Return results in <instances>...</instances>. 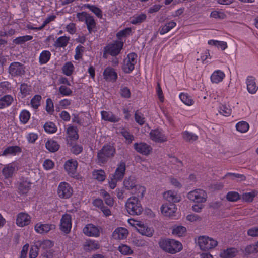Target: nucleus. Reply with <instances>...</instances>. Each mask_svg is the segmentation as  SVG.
I'll use <instances>...</instances> for the list:
<instances>
[{
  "mask_svg": "<svg viewBox=\"0 0 258 258\" xmlns=\"http://www.w3.org/2000/svg\"><path fill=\"white\" fill-rule=\"evenodd\" d=\"M187 198L195 204L192 206V210L197 213L202 211L204 207V203L206 201V192L201 189H196L189 191L187 195Z\"/></svg>",
  "mask_w": 258,
  "mask_h": 258,
  "instance_id": "nucleus-1",
  "label": "nucleus"
},
{
  "mask_svg": "<svg viewBox=\"0 0 258 258\" xmlns=\"http://www.w3.org/2000/svg\"><path fill=\"white\" fill-rule=\"evenodd\" d=\"M158 244L162 250L171 254L179 253L183 249L182 243L173 239H161L159 240Z\"/></svg>",
  "mask_w": 258,
  "mask_h": 258,
  "instance_id": "nucleus-2",
  "label": "nucleus"
},
{
  "mask_svg": "<svg viewBox=\"0 0 258 258\" xmlns=\"http://www.w3.org/2000/svg\"><path fill=\"white\" fill-rule=\"evenodd\" d=\"M129 225L134 228L142 235L148 237H152L154 233V230L152 227H149L147 224L142 221L130 218L127 221Z\"/></svg>",
  "mask_w": 258,
  "mask_h": 258,
  "instance_id": "nucleus-3",
  "label": "nucleus"
},
{
  "mask_svg": "<svg viewBox=\"0 0 258 258\" xmlns=\"http://www.w3.org/2000/svg\"><path fill=\"white\" fill-rule=\"evenodd\" d=\"M126 169L125 163L120 162L117 166L115 172L113 174L109 176L108 184L109 187L113 189L117 185V182L121 181L124 177Z\"/></svg>",
  "mask_w": 258,
  "mask_h": 258,
  "instance_id": "nucleus-4",
  "label": "nucleus"
},
{
  "mask_svg": "<svg viewBox=\"0 0 258 258\" xmlns=\"http://www.w3.org/2000/svg\"><path fill=\"white\" fill-rule=\"evenodd\" d=\"M125 209L131 215H140L143 209L139 199L135 196L128 198L125 203Z\"/></svg>",
  "mask_w": 258,
  "mask_h": 258,
  "instance_id": "nucleus-5",
  "label": "nucleus"
},
{
  "mask_svg": "<svg viewBox=\"0 0 258 258\" xmlns=\"http://www.w3.org/2000/svg\"><path fill=\"white\" fill-rule=\"evenodd\" d=\"M196 243L201 250L205 251L214 249L218 245L216 239L205 235L198 237Z\"/></svg>",
  "mask_w": 258,
  "mask_h": 258,
  "instance_id": "nucleus-6",
  "label": "nucleus"
},
{
  "mask_svg": "<svg viewBox=\"0 0 258 258\" xmlns=\"http://www.w3.org/2000/svg\"><path fill=\"white\" fill-rule=\"evenodd\" d=\"M73 189L71 185L65 181L60 182L57 188V195L60 199H69L73 195Z\"/></svg>",
  "mask_w": 258,
  "mask_h": 258,
  "instance_id": "nucleus-7",
  "label": "nucleus"
},
{
  "mask_svg": "<svg viewBox=\"0 0 258 258\" xmlns=\"http://www.w3.org/2000/svg\"><path fill=\"white\" fill-rule=\"evenodd\" d=\"M177 207L172 203H164L160 207L161 214L165 217L172 219L176 216Z\"/></svg>",
  "mask_w": 258,
  "mask_h": 258,
  "instance_id": "nucleus-8",
  "label": "nucleus"
},
{
  "mask_svg": "<svg viewBox=\"0 0 258 258\" xmlns=\"http://www.w3.org/2000/svg\"><path fill=\"white\" fill-rule=\"evenodd\" d=\"M115 148L111 145H106L103 146L102 149L98 154L99 160L103 162L107 158L113 156L115 153Z\"/></svg>",
  "mask_w": 258,
  "mask_h": 258,
  "instance_id": "nucleus-9",
  "label": "nucleus"
},
{
  "mask_svg": "<svg viewBox=\"0 0 258 258\" xmlns=\"http://www.w3.org/2000/svg\"><path fill=\"white\" fill-rule=\"evenodd\" d=\"M137 55L135 53H131L124 59L122 69L125 73H129L134 70L137 62Z\"/></svg>",
  "mask_w": 258,
  "mask_h": 258,
  "instance_id": "nucleus-10",
  "label": "nucleus"
},
{
  "mask_svg": "<svg viewBox=\"0 0 258 258\" xmlns=\"http://www.w3.org/2000/svg\"><path fill=\"white\" fill-rule=\"evenodd\" d=\"M55 225L53 224L38 222L35 225L34 230L38 234L44 235L55 229Z\"/></svg>",
  "mask_w": 258,
  "mask_h": 258,
  "instance_id": "nucleus-11",
  "label": "nucleus"
},
{
  "mask_svg": "<svg viewBox=\"0 0 258 258\" xmlns=\"http://www.w3.org/2000/svg\"><path fill=\"white\" fill-rule=\"evenodd\" d=\"M31 222V217L28 213L21 212L17 214L16 224L19 227H24L29 225Z\"/></svg>",
  "mask_w": 258,
  "mask_h": 258,
  "instance_id": "nucleus-12",
  "label": "nucleus"
},
{
  "mask_svg": "<svg viewBox=\"0 0 258 258\" xmlns=\"http://www.w3.org/2000/svg\"><path fill=\"white\" fill-rule=\"evenodd\" d=\"M174 173L177 175L180 180L174 177H171L169 179V182L173 186L177 188H181L182 187V182H184V177L186 175L185 173L182 172L180 169L175 171Z\"/></svg>",
  "mask_w": 258,
  "mask_h": 258,
  "instance_id": "nucleus-13",
  "label": "nucleus"
},
{
  "mask_svg": "<svg viewBox=\"0 0 258 258\" xmlns=\"http://www.w3.org/2000/svg\"><path fill=\"white\" fill-rule=\"evenodd\" d=\"M83 232L86 236L98 237L100 236L101 228L92 224H88L84 227Z\"/></svg>",
  "mask_w": 258,
  "mask_h": 258,
  "instance_id": "nucleus-14",
  "label": "nucleus"
},
{
  "mask_svg": "<svg viewBox=\"0 0 258 258\" xmlns=\"http://www.w3.org/2000/svg\"><path fill=\"white\" fill-rule=\"evenodd\" d=\"M60 229L64 233H69L72 228V218L69 214H66L62 216L60 222Z\"/></svg>",
  "mask_w": 258,
  "mask_h": 258,
  "instance_id": "nucleus-15",
  "label": "nucleus"
},
{
  "mask_svg": "<svg viewBox=\"0 0 258 258\" xmlns=\"http://www.w3.org/2000/svg\"><path fill=\"white\" fill-rule=\"evenodd\" d=\"M164 200L171 203H178L181 200L180 196L174 190H167L162 193Z\"/></svg>",
  "mask_w": 258,
  "mask_h": 258,
  "instance_id": "nucleus-16",
  "label": "nucleus"
},
{
  "mask_svg": "<svg viewBox=\"0 0 258 258\" xmlns=\"http://www.w3.org/2000/svg\"><path fill=\"white\" fill-rule=\"evenodd\" d=\"M245 83L248 93L251 94H255L258 90L256 78L252 76H248L246 77Z\"/></svg>",
  "mask_w": 258,
  "mask_h": 258,
  "instance_id": "nucleus-17",
  "label": "nucleus"
},
{
  "mask_svg": "<svg viewBox=\"0 0 258 258\" xmlns=\"http://www.w3.org/2000/svg\"><path fill=\"white\" fill-rule=\"evenodd\" d=\"M128 235V231L126 228L119 227L113 231L112 234V237L115 240H121L126 239Z\"/></svg>",
  "mask_w": 258,
  "mask_h": 258,
  "instance_id": "nucleus-18",
  "label": "nucleus"
},
{
  "mask_svg": "<svg viewBox=\"0 0 258 258\" xmlns=\"http://www.w3.org/2000/svg\"><path fill=\"white\" fill-rule=\"evenodd\" d=\"M122 46V43L119 41L110 44L106 47L105 52L113 56L116 55L119 53Z\"/></svg>",
  "mask_w": 258,
  "mask_h": 258,
  "instance_id": "nucleus-19",
  "label": "nucleus"
},
{
  "mask_svg": "<svg viewBox=\"0 0 258 258\" xmlns=\"http://www.w3.org/2000/svg\"><path fill=\"white\" fill-rule=\"evenodd\" d=\"M78 167V162L76 160L69 159L64 164V168L68 174L73 176L75 175Z\"/></svg>",
  "mask_w": 258,
  "mask_h": 258,
  "instance_id": "nucleus-20",
  "label": "nucleus"
},
{
  "mask_svg": "<svg viewBox=\"0 0 258 258\" xmlns=\"http://www.w3.org/2000/svg\"><path fill=\"white\" fill-rule=\"evenodd\" d=\"M150 135L151 139L155 142L161 143L167 140L166 136L159 130H152Z\"/></svg>",
  "mask_w": 258,
  "mask_h": 258,
  "instance_id": "nucleus-21",
  "label": "nucleus"
},
{
  "mask_svg": "<svg viewBox=\"0 0 258 258\" xmlns=\"http://www.w3.org/2000/svg\"><path fill=\"white\" fill-rule=\"evenodd\" d=\"M134 148L138 152L145 155L150 154L152 150L150 146L144 143L135 144Z\"/></svg>",
  "mask_w": 258,
  "mask_h": 258,
  "instance_id": "nucleus-22",
  "label": "nucleus"
},
{
  "mask_svg": "<svg viewBox=\"0 0 258 258\" xmlns=\"http://www.w3.org/2000/svg\"><path fill=\"white\" fill-rule=\"evenodd\" d=\"M225 77V74L221 70H217L214 71L211 75L210 79L212 83L218 84L222 82Z\"/></svg>",
  "mask_w": 258,
  "mask_h": 258,
  "instance_id": "nucleus-23",
  "label": "nucleus"
},
{
  "mask_svg": "<svg viewBox=\"0 0 258 258\" xmlns=\"http://www.w3.org/2000/svg\"><path fill=\"white\" fill-rule=\"evenodd\" d=\"M23 66L19 62L12 63L9 67V72L13 76L20 75L24 73Z\"/></svg>",
  "mask_w": 258,
  "mask_h": 258,
  "instance_id": "nucleus-24",
  "label": "nucleus"
},
{
  "mask_svg": "<svg viewBox=\"0 0 258 258\" xmlns=\"http://www.w3.org/2000/svg\"><path fill=\"white\" fill-rule=\"evenodd\" d=\"M16 165L14 163H10L6 165L2 170L3 175L5 178H9L12 177L16 170Z\"/></svg>",
  "mask_w": 258,
  "mask_h": 258,
  "instance_id": "nucleus-25",
  "label": "nucleus"
},
{
  "mask_svg": "<svg viewBox=\"0 0 258 258\" xmlns=\"http://www.w3.org/2000/svg\"><path fill=\"white\" fill-rule=\"evenodd\" d=\"M103 77L104 79L107 81H115L117 76L113 69L108 67L104 71Z\"/></svg>",
  "mask_w": 258,
  "mask_h": 258,
  "instance_id": "nucleus-26",
  "label": "nucleus"
},
{
  "mask_svg": "<svg viewBox=\"0 0 258 258\" xmlns=\"http://www.w3.org/2000/svg\"><path fill=\"white\" fill-rule=\"evenodd\" d=\"M21 152V148L18 146H9L6 148L3 154L5 156H15Z\"/></svg>",
  "mask_w": 258,
  "mask_h": 258,
  "instance_id": "nucleus-27",
  "label": "nucleus"
},
{
  "mask_svg": "<svg viewBox=\"0 0 258 258\" xmlns=\"http://www.w3.org/2000/svg\"><path fill=\"white\" fill-rule=\"evenodd\" d=\"M238 253V250L234 248H229L222 250L220 256L221 258H232L235 256Z\"/></svg>",
  "mask_w": 258,
  "mask_h": 258,
  "instance_id": "nucleus-28",
  "label": "nucleus"
},
{
  "mask_svg": "<svg viewBox=\"0 0 258 258\" xmlns=\"http://www.w3.org/2000/svg\"><path fill=\"white\" fill-rule=\"evenodd\" d=\"M172 233L177 237L185 236L186 234V228L182 226H175L172 227Z\"/></svg>",
  "mask_w": 258,
  "mask_h": 258,
  "instance_id": "nucleus-29",
  "label": "nucleus"
},
{
  "mask_svg": "<svg viewBox=\"0 0 258 258\" xmlns=\"http://www.w3.org/2000/svg\"><path fill=\"white\" fill-rule=\"evenodd\" d=\"M31 183L28 179L23 180L19 184V190L22 194L27 193L30 189Z\"/></svg>",
  "mask_w": 258,
  "mask_h": 258,
  "instance_id": "nucleus-30",
  "label": "nucleus"
},
{
  "mask_svg": "<svg viewBox=\"0 0 258 258\" xmlns=\"http://www.w3.org/2000/svg\"><path fill=\"white\" fill-rule=\"evenodd\" d=\"M67 134V140L69 144H71L72 141L76 140L78 138L76 129L72 126L68 128Z\"/></svg>",
  "mask_w": 258,
  "mask_h": 258,
  "instance_id": "nucleus-31",
  "label": "nucleus"
},
{
  "mask_svg": "<svg viewBox=\"0 0 258 258\" xmlns=\"http://www.w3.org/2000/svg\"><path fill=\"white\" fill-rule=\"evenodd\" d=\"M84 247V249L86 250H92L98 249L100 245L97 241L88 240L85 242Z\"/></svg>",
  "mask_w": 258,
  "mask_h": 258,
  "instance_id": "nucleus-32",
  "label": "nucleus"
},
{
  "mask_svg": "<svg viewBox=\"0 0 258 258\" xmlns=\"http://www.w3.org/2000/svg\"><path fill=\"white\" fill-rule=\"evenodd\" d=\"M235 128L237 132L240 133H245L249 129V125L245 121L238 122L235 125Z\"/></svg>",
  "mask_w": 258,
  "mask_h": 258,
  "instance_id": "nucleus-33",
  "label": "nucleus"
},
{
  "mask_svg": "<svg viewBox=\"0 0 258 258\" xmlns=\"http://www.w3.org/2000/svg\"><path fill=\"white\" fill-rule=\"evenodd\" d=\"M176 25V22L173 21H170L160 28L159 33L161 35H164L169 32L172 29L174 28Z\"/></svg>",
  "mask_w": 258,
  "mask_h": 258,
  "instance_id": "nucleus-34",
  "label": "nucleus"
},
{
  "mask_svg": "<svg viewBox=\"0 0 258 258\" xmlns=\"http://www.w3.org/2000/svg\"><path fill=\"white\" fill-rule=\"evenodd\" d=\"M132 193L137 196V198L142 199L145 192V188L141 185L137 184L131 190Z\"/></svg>",
  "mask_w": 258,
  "mask_h": 258,
  "instance_id": "nucleus-35",
  "label": "nucleus"
},
{
  "mask_svg": "<svg viewBox=\"0 0 258 258\" xmlns=\"http://www.w3.org/2000/svg\"><path fill=\"white\" fill-rule=\"evenodd\" d=\"M180 100L187 106H191L194 104L192 97L186 93H181L179 94Z\"/></svg>",
  "mask_w": 258,
  "mask_h": 258,
  "instance_id": "nucleus-36",
  "label": "nucleus"
},
{
  "mask_svg": "<svg viewBox=\"0 0 258 258\" xmlns=\"http://www.w3.org/2000/svg\"><path fill=\"white\" fill-rule=\"evenodd\" d=\"M208 44L211 46H214L222 50H224L227 47V44L226 42L220 41L216 40H210L208 41Z\"/></svg>",
  "mask_w": 258,
  "mask_h": 258,
  "instance_id": "nucleus-37",
  "label": "nucleus"
},
{
  "mask_svg": "<svg viewBox=\"0 0 258 258\" xmlns=\"http://www.w3.org/2000/svg\"><path fill=\"white\" fill-rule=\"evenodd\" d=\"M45 147L49 151L54 152L59 149V145L56 141L53 140H48L45 143Z\"/></svg>",
  "mask_w": 258,
  "mask_h": 258,
  "instance_id": "nucleus-38",
  "label": "nucleus"
},
{
  "mask_svg": "<svg viewBox=\"0 0 258 258\" xmlns=\"http://www.w3.org/2000/svg\"><path fill=\"white\" fill-rule=\"evenodd\" d=\"M101 114L102 118L105 120L115 122L119 120V118L115 116L111 112L102 111Z\"/></svg>",
  "mask_w": 258,
  "mask_h": 258,
  "instance_id": "nucleus-39",
  "label": "nucleus"
},
{
  "mask_svg": "<svg viewBox=\"0 0 258 258\" xmlns=\"http://www.w3.org/2000/svg\"><path fill=\"white\" fill-rule=\"evenodd\" d=\"M123 185L126 189L131 190L136 185V180L134 177L130 176L124 180Z\"/></svg>",
  "mask_w": 258,
  "mask_h": 258,
  "instance_id": "nucleus-40",
  "label": "nucleus"
},
{
  "mask_svg": "<svg viewBox=\"0 0 258 258\" xmlns=\"http://www.w3.org/2000/svg\"><path fill=\"white\" fill-rule=\"evenodd\" d=\"M92 176L94 179L102 182L106 178V174L103 170H96L92 172Z\"/></svg>",
  "mask_w": 258,
  "mask_h": 258,
  "instance_id": "nucleus-41",
  "label": "nucleus"
},
{
  "mask_svg": "<svg viewBox=\"0 0 258 258\" xmlns=\"http://www.w3.org/2000/svg\"><path fill=\"white\" fill-rule=\"evenodd\" d=\"M258 192L256 190H252L249 192L244 193L241 196V199L243 201L246 202H251L254 198L256 197Z\"/></svg>",
  "mask_w": 258,
  "mask_h": 258,
  "instance_id": "nucleus-42",
  "label": "nucleus"
},
{
  "mask_svg": "<svg viewBox=\"0 0 258 258\" xmlns=\"http://www.w3.org/2000/svg\"><path fill=\"white\" fill-rule=\"evenodd\" d=\"M13 101V97L10 95H6L0 99V109L9 106Z\"/></svg>",
  "mask_w": 258,
  "mask_h": 258,
  "instance_id": "nucleus-43",
  "label": "nucleus"
},
{
  "mask_svg": "<svg viewBox=\"0 0 258 258\" xmlns=\"http://www.w3.org/2000/svg\"><path fill=\"white\" fill-rule=\"evenodd\" d=\"M219 113L225 116H229L232 112L231 109L226 104H221L218 108Z\"/></svg>",
  "mask_w": 258,
  "mask_h": 258,
  "instance_id": "nucleus-44",
  "label": "nucleus"
},
{
  "mask_svg": "<svg viewBox=\"0 0 258 258\" xmlns=\"http://www.w3.org/2000/svg\"><path fill=\"white\" fill-rule=\"evenodd\" d=\"M74 66L71 62H66L62 67L63 73L67 76H71L74 71Z\"/></svg>",
  "mask_w": 258,
  "mask_h": 258,
  "instance_id": "nucleus-45",
  "label": "nucleus"
},
{
  "mask_svg": "<svg viewBox=\"0 0 258 258\" xmlns=\"http://www.w3.org/2000/svg\"><path fill=\"white\" fill-rule=\"evenodd\" d=\"M31 114L27 110H22L19 114V119L22 124L27 123L30 118Z\"/></svg>",
  "mask_w": 258,
  "mask_h": 258,
  "instance_id": "nucleus-46",
  "label": "nucleus"
},
{
  "mask_svg": "<svg viewBox=\"0 0 258 258\" xmlns=\"http://www.w3.org/2000/svg\"><path fill=\"white\" fill-rule=\"evenodd\" d=\"M182 137L184 140L190 142H194L198 139L197 135L187 131L182 133Z\"/></svg>",
  "mask_w": 258,
  "mask_h": 258,
  "instance_id": "nucleus-47",
  "label": "nucleus"
},
{
  "mask_svg": "<svg viewBox=\"0 0 258 258\" xmlns=\"http://www.w3.org/2000/svg\"><path fill=\"white\" fill-rule=\"evenodd\" d=\"M43 128L45 132L48 134H53L57 131L56 126L52 122H46L43 126Z\"/></svg>",
  "mask_w": 258,
  "mask_h": 258,
  "instance_id": "nucleus-48",
  "label": "nucleus"
},
{
  "mask_svg": "<svg viewBox=\"0 0 258 258\" xmlns=\"http://www.w3.org/2000/svg\"><path fill=\"white\" fill-rule=\"evenodd\" d=\"M118 251L124 255H131L133 253V250L131 247L126 244H121L118 247Z\"/></svg>",
  "mask_w": 258,
  "mask_h": 258,
  "instance_id": "nucleus-49",
  "label": "nucleus"
},
{
  "mask_svg": "<svg viewBox=\"0 0 258 258\" xmlns=\"http://www.w3.org/2000/svg\"><path fill=\"white\" fill-rule=\"evenodd\" d=\"M41 96L39 95H35L31 100V107L34 109H37L40 105Z\"/></svg>",
  "mask_w": 258,
  "mask_h": 258,
  "instance_id": "nucleus-50",
  "label": "nucleus"
},
{
  "mask_svg": "<svg viewBox=\"0 0 258 258\" xmlns=\"http://www.w3.org/2000/svg\"><path fill=\"white\" fill-rule=\"evenodd\" d=\"M146 19V15L144 14H141L133 17L131 22L133 24L140 23L144 21Z\"/></svg>",
  "mask_w": 258,
  "mask_h": 258,
  "instance_id": "nucleus-51",
  "label": "nucleus"
},
{
  "mask_svg": "<svg viewBox=\"0 0 258 258\" xmlns=\"http://www.w3.org/2000/svg\"><path fill=\"white\" fill-rule=\"evenodd\" d=\"M50 53L48 51H43L40 55L39 60L42 64L46 63L50 59Z\"/></svg>",
  "mask_w": 258,
  "mask_h": 258,
  "instance_id": "nucleus-52",
  "label": "nucleus"
},
{
  "mask_svg": "<svg viewBox=\"0 0 258 258\" xmlns=\"http://www.w3.org/2000/svg\"><path fill=\"white\" fill-rule=\"evenodd\" d=\"M30 89L29 87L26 84H22L20 87V96L21 98H24L27 95L29 94Z\"/></svg>",
  "mask_w": 258,
  "mask_h": 258,
  "instance_id": "nucleus-53",
  "label": "nucleus"
},
{
  "mask_svg": "<svg viewBox=\"0 0 258 258\" xmlns=\"http://www.w3.org/2000/svg\"><path fill=\"white\" fill-rule=\"evenodd\" d=\"M210 17L214 19H223L225 18L226 15L221 11H213L211 13Z\"/></svg>",
  "mask_w": 258,
  "mask_h": 258,
  "instance_id": "nucleus-54",
  "label": "nucleus"
},
{
  "mask_svg": "<svg viewBox=\"0 0 258 258\" xmlns=\"http://www.w3.org/2000/svg\"><path fill=\"white\" fill-rule=\"evenodd\" d=\"M239 194L235 191L229 192L226 196L227 199L229 201L234 202L240 199Z\"/></svg>",
  "mask_w": 258,
  "mask_h": 258,
  "instance_id": "nucleus-55",
  "label": "nucleus"
},
{
  "mask_svg": "<svg viewBox=\"0 0 258 258\" xmlns=\"http://www.w3.org/2000/svg\"><path fill=\"white\" fill-rule=\"evenodd\" d=\"M39 248L37 245H33L31 246L29 257V258H36L38 255Z\"/></svg>",
  "mask_w": 258,
  "mask_h": 258,
  "instance_id": "nucleus-56",
  "label": "nucleus"
},
{
  "mask_svg": "<svg viewBox=\"0 0 258 258\" xmlns=\"http://www.w3.org/2000/svg\"><path fill=\"white\" fill-rule=\"evenodd\" d=\"M54 162L49 159H46L43 163V167L46 170H50L52 169L54 167Z\"/></svg>",
  "mask_w": 258,
  "mask_h": 258,
  "instance_id": "nucleus-57",
  "label": "nucleus"
},
{
  "mask_svg": "<svg viewBox=\"0 0 258 258\" xmlns=\"http://www.w3.org/2000/svg\"><path fill=\"white\" fill-rule=\"evenodd\" d=\"M86 24L87 26L88 29L91 32L94 28L95 23L93 18L89 15L86 20H85Z\"/></svg>",
  "mask_w": 258,
  "mask_h": 258,
  "instance_id": "nucleus-58",
  "label": "nucleus"
},
{
  "mask_svg": "<svg viewBox=\"0 0 258 258\" xmlns=\"http://www.w3.org/2000/svg\"><path fill=\"white\" fill-rule=\"evenodd\" d=\"M32 37L29 35L20 36L16 38L13 40V42L15 44H20L25 41L30 40Z\"/></svg>",
  "mask_w": 258,
  "mask_h": 258,
  "instance_id": "nucleus-59",
  "label": "nucleus"
},
{
  "mask_svg": "<svg viewBox=\"0 0 258 258\" xmlns=\"http://www.w3.org/2000/svg\"><path fill=\"white\" fill-rule=\"evenodd\" d=\"M85 7H86L90 9L93 13H94L98 17H102V14L100 10L95 6H90L89 5H85Z\"/></svg>",
  "mask_w": 258,
  "mask_h": 258,
  "instance_id": "nucleus-60",
  "label": "nucleus"
},
{
  "mask_svg": "<svg viewBox=\"0 0 258 258\" xmlns=\"http://www.w3.org/2000/svg\"><path fill=\"white\" fill-rule=\"evenodd\" d=\"M59 91L63 96H70L73 93L72 90L66 86H61L59 87Z\"/></svg>",
  "mask_w": 258,
  "mask_h": 258,
  "instance_id": "nucleus-61",
  "label": "nucleus"
},
{
  "mask_svg": "<svg viewBox=\"0 0 258 258\" xmlns=\"http://www.w3.org/2000/svg\"><path fill=\"white\" fill-rule=\"evenodd\" d=\"M46 111L49 114H52L54 111L53 103L52 100L49 98L46 100Z\"/></svg>",
  "mask_w": 258,
  "mask_h": 258,
  "instance_id": "nucleus-62",
  "label": "nucleus"
},
{
  "mask_svg": "<svg viewBox=\"0 0 258 258\" xmlns=\"http://www.w3.org/2000/svg\"><path fill=\"white\" fill-rule=\"evenodd\" d=\"M26 138L29 143H33L37 140L38 135L35 133H29L26 135Z\"/></svg>",
  "mask_w": 258,
  "mask_h": 258,
  "instance_id": "nucleus-63",
  "label": "nucleus"
},
{
  "mask_svg": "<svg viewBox=\"0 0 258 258\" xmlns=\"http://www.w3.org/2000/svg\"><path fill=\"white\" fill-rule=\"evenodd\" d=\"M69 38L66 36L59 37L56 41V45L59 47L65 46L68 43Z\"/></svg>",
  "mask_w": 258,
  "mask_h": 258,
  "instance_id": "nucleus-64",
  "label": "nucleus"
}]
</instances>
